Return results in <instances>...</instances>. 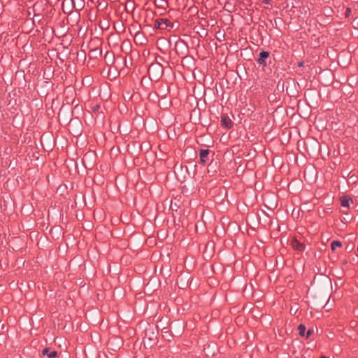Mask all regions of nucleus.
I'll return each instance as SVG.
<instances>
[{
  "instance_id": "obj_6",
  "label": "nucleus",
  "mask_w": 358,
  "mask_h": 358,
  "mask_svg": "<svg viewBox=\"0 0 358 358\" xmlns=\"http://www.w3.org/2000/svg\"><path fill=\"white\" fill-rule=\"evenodd\" d=\"M42 354L44 356H47L48 358H55L57 356V352L55 350H50L48 348L43 350Z\"/></svg>"
},
{
  "instance_id": "obj_5",
  "label": "nucleus",
  "mask_w": 358,
  "mask_h": 358,
  "mask_svg": "<svg viewBox=\"0 0 358 358\" xmlns=\"http://www.w3.org/2000/svg\"><path fill=\"white\" fill-rule=\"evenodd\" d=\"M269 55L270 54L268 52L264 50L262 51L259 53V57L257 60V63L262 66H266L267 63L266 62L265 59H267Z\"/></svg>"
},
{
  "instance_id": "obj_13",
  "label": "nucleus",
  "mask_w": 358,
  "mask_h": 358,
  "mask_svg": "<svg viewBox=\"0 0 358 358\" xmlns=\"http://www.w3.org/2000/svg\"><path fill=\"white\" fill-rule=\"evenodd\" d=\"M155 4L156 6H159V5L157 4V0H155Z\"/></svg>"
},
{
  "instance_id": "obj_2",
  "label": "nucleus",
  "mask_w": 358,
  "mask_h": 358,
  "mask_svg": "<svg viewBox=\"0 0 358 358\" xmlns=\"http://www.w3.org/2000/svg\"><path fill=\"white\" fill-rule=\"evenodd\" d=\"M210 150L208 149H201L199 150V163L201 164H205L208 161V155L210 153Z\"/></svg>"
},
{
  "instance_id": "obj_14",
  "label": "nucleus",
  "mask_w": 358,
  "mask_h": 358,
  "mask_svg": "<svg viewBox=\"0 0 358 358\" xmlns=\"http://www.w3.org/2000/svg\"><path fill=\"white\" fill-rule=\"evenodd\" d=\"M320 358H327L326 356H322Z\"/></svg>"
},
{
  "instance_id": "obj_12",
  "label": "nucleus",
  "mask_w": 358,
  "mask_h": 358,
  "mask_svg": "<svg viewBox=\"0 0 358 358\" xmlns=\"http://www.w3.org/2000/svg\"><path fill=\"white\" fill-rule=\"evenodd\" d=\"M262 2L265 4H269L270 3V0H262Z\"/></svg>"
},
{
  "instance_id": "obj_15",
  "label": "nucleus",
  "mask_w": 358,
  "mask_h": 358,
  "mask_svg": "<svg viewBox=\"0 0 358 358\" xmlns=\"http://www.w3.org/2000/svg\"><path fill=\"white\" fill-rule=\"evenodd\" d=\"M357 251H358V246H357Z\"/></svg>"
},
{
  "instance_id": "obj_4",
  "label": "nucleus",
  "mask_w": 358,
  "mask_h": 358,
  "mask_svg": "<svg viewBox=\"0 0 358 358\" xmlns=\"http://www.w3.org/2000/svg\"><path fill=\"white\" fill-rule=\"evenodd\" d=\"M290 245L294 250L300 251V252L304 251V250L306 248L304 243L299 242L296 238H293L291 240Z\"/></svg>"
},
{
  "instance_id": "obj_11",
  "label": "nucleus",
  "mask_w": 358,
  "mask_h": 358,
  "mask_svg": "<svg viewBox=\"0 0 358 358\" xmlns=\"http://www.w3.org/2000/svg\"><path fill=\"white\" fill-rule=\"evenodd\" d=\"M312 334V331L309 329L306 334V338H308Z\"/></svg>"
},
{
  "instance_id": "obj_7",
  "label": "nucleus",
  "mask_w": 358,
  "mask_h": 358,
  "mask_svg": "<svg viewBox=\"0 0 358 358\" xmlns=\"http://www.w3.org/2000/svg\"><path fill=\"white\" fill-rule=\"evenodd\" d=\"M342 243L338 241H334L331 243V248L332 250H335L337 248H341Z\"/></svg>"
},
{
  "instance_id": "obj_9",
  "label": "nucleus",
  "mask_w": 358,
  "mask_h": 358,
  "mask_svg": "<svg viewBox=\"0 0 358 358\" xmlns=\"http://www.w3.org/2000/svg\"><path fill=\"white\" fill-rule=\"evenodd\" d=\"M341 205L343 207H347L349 206V200L348 199H343L341 201Z\"/></svg>"
},
{
  "instance_id": "obj_3",
  "label": "nucleus",
  "mask_w": 358,
  "mask_h": 358,
  "mask_svg": "<svg viewBox=\"0 0 358 358\" xmlns=\"http://www.w3.org/2000/svg\"><path fill=\"white\" fill-rule=\"evenodd\" d=\"M221 126L226 129H230L233 127V122L227 115H222L221 117Z\"/></svg>"
},
{
  "instance_id": "obj_10",
  "label": "nucleus",
  "mask_w": 358,
  "mask_h": 358,
  "mask_svg": "<svg viewBox=\"0 0 358 358\" xmlns=\"http://www.w3.org/2000/svg\"><path fill=\"white\" fill-rule=\"evenodd\" d=\"M160 1L164 4V5H161L162 7H164L165 6L168 5L167 1H165L164 0H160Z\"/></svg>"
},
{
  "instance_id": "obj_8",
  "label": "nucleus",
  "mask_w": 358,
  "mask_h": 358,
  "mask_svg": "<svg viewBox=\"0 0 358 358\" xmlns=\"http://www.w3.org/2000/svg\"><path fill=\"white\" fill-rule=\"evenodd\" d=\"M298 330H299V334L301 336H305V332H306V327L305 325L301 324L298 326Z\"/></svg>"
},
{
  "instance_id": "obj_1",
  "label": "nucleus",
  "mask_w": 358,
  "mask_h": 358,
  "mask_svg": "<svg viewBox=\"0 0 358 358\" xmlns=\"http://www.w3.org/2000/svg\"><path fill=\"white\" fill-rule=\"evenodd\" d=\"M175 27V23L167 17H159L155 20L154 28L162 31H171Z\"/></svg>"
}]
</instances>
